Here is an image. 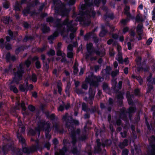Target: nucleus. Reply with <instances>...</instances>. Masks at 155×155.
<instances>
[{
	"label": "nucleus",
	"instance_id": "obj_1",
	"mask_svg": "<svg viewBox=\"0 0 155 155\" xmlns=\"http://www.w3.org/2000/svg\"><path fill=\"white\" fill-rule=\"evenodd\" d=\"M84 15L83 13L80 11L78 14L74 12L72 17L73 18H76L74 21L73 20L69 21V19L67 18L64 21L63 24H61L60 20H58L57 22V25L58 29L60 30L59 32L62 35L65 32H66L68 33V32L71 31V33L70 34V37L71 40L73 39L74 38L75 34L77 30L75 26L77 25L76 23L77 21L80 22V24H82L83 26H88L84 23V21L85 20V22L87 23V18Z\"/></svg>",
	"mask_w": 155,
	"mask_h": 155
},
{
	"label": "nucleus",
	"instance_id": "obj_2",
	"mask_svg": "<svg viewBox=\"0 0 155 155\" xmlns=\"http://www.w3.org/2000/svg\"><path fill=\"white\" fill-rule=\"evenodd\" d=\"M62 119L66 123L65 126L68 129L70 136L72 139L71 143L72 145L71 152L74 155H79L80 152L77 150L75 145L77 140V138H78V139L80 141H83L86 139L87 137L84 134L81 135L80 134V129H77L76 131H75L73 125L74 124L78 125L79 124L78 120L73 119L72 117L69 116L68 114L67 113L63 116Z\"/></svg>",
	"mask_w": 155,
	"mask_h": 155
},
{
	"label": "nucleus",
	"instance_id": "obj_3",
	"mask_svg": "<svg viewBox=\"0 0 155 155\" xmlns=\"http://www.w3.org/2000/svg\"><path fill=\"white\" fill-rule=\"evenodd\" d=\"M17 137L18 139L19 142L21 143L22 146V150L19 149H18L17 151V152L16 155H22V151L24 153L29 154L36 151L37 150H41L43 147L46 148L48 150H49L50 149V144L49 142H47L45 143L44 147H42L39 143L38 139L35 140L32 138H31V141H35L36 145H33L29 148H28L25 147V140L22 136L18 132L17 133Z\"/></svg>",
	"mask_w": 155,
	"mask_h": 155
},
{
	"label": "nucleus",
	"instance_id": "obj_4",
	"mask_svg": "<svg viewBox=\"0 0 155 155\" xmlns=\"http://www.w3.org/2000/svg\"><path fill=\"white\" fill-rule=\"evenodd\" d=\"M85 4H83L81 6V9L79 11L82 13L84 16L87 18V23L84 22L85 25H88L91 23L90 18L92 17L94 18L95 15V12L94 11L93 6L96 5L98 6V5L101 2L103 5H104L106 2V0H94V3H89V0H84ZM85 22V20L84 21Z\"/></svg>",
	"mask_w": 155,
	"mask_h": 155
},
{
	"label": "nucleus",
	"instance_id": "obj_5",
	"mask_svg": "<svg viewBox=\"0 0 155 155\" xmlns=\"http://www.w3.org/2000/svg\"><path fill=\"white\" fill-rule=\"evenodd\" d=\"M51 124L49 121L45 123V121L44 120H40L38 122V126L35 129V131L31 129L28 132V134L33 136L36 134V131H37L39 137L40 131L45 130L46 137L49 140L51 138V135L49 134L51 130Z\"/></svg>",
	"mask_w": 155,
	"mask_h": 155
},
{
	"label": "nucleus",
	"instance_id": "obj_6",
	"mask_svg": "<svg viewBox=\"0 0 155 155\" xmlns=\"http://www.w3.org/2000/svg\"><path fill=\"white\" fill-rule=\"evenodd\" d=\"M23 66L22 64H21L19 66H17L13 69L12 65L10 64L7 68L5 70V71L8 73H13L14 77L12 81L18 84L20 81L22 79L23 74L24 73Z\"/></svg>",
	"mask_w": 155,
	"mask_h": 155
},
{
	"label": "nucleus",
	"instance_id": "obj_7",
	"mask_svg": "<svg viewBox=\"0 0 155 155\" xmlns=\"http://www.w3.org/2000/svg\"><path fill=\"white\" fill-rule=\"evenodd\" d=\"M133 95H131L129 92L127 93V98L129 105H131L132 106L130 107L128 110V112H127L125 108L123 107L120 110L117 114V116L122 119L125 121L127 120V114H129V117L131 119L130 115L131 114H133L135 111L136 108L135 107L133 106V103L131 98Z\"/></svg>",
	"mask_w": 155,
	"mask_h": 155
},
{
	"label": "nucleus",
	"instance_id": "obj_8",
	"mask_svg": "<svg viewBox=\"0 0 155 155\" xmlns=\"http://www.w3.org/2000/svg\"><path fill=\"white\" fill-rule=\"evenodd\" d=\"M53 6L52 8H54L55 12L59 14L62 16H67L70 11V9H67L66 5L61 3L59 0H53Z\"/></svg>",
	"mask_w": 155,
	"mask_h": 155
},
{
	"label": "nucleus",
	"instance_id": "obj_9",
	"mask_svg": "<svg viewBox=\"0 0 155 155\" xmlns=\"http://www.w3.org/2000/svg\"><path fill=\"white\" fill-rule=\"evenodd\" d=\"M87 53L85 55V57L86 59H88L89 58V55L91 56L93 52H95L96 54L100 57L104 56L105 54L104 50L99 51V50H94L93 48V44L92 43H90L87 45Z\"/></svg>",
	"mask_w": 155,
	"mask_h": 155
},
{
	"label": "nucleus",
	"instance_id": "obj_10",
	"mask_svg": "<svg viewBox=\"0 0 155 155\" xmlns=\"http://www.w3.org/2000/svg\"><path fill=\"white\" fill-rule=\"evenodd\" d=\"M88 77L85 79L86 81L90 84L91 86H97L98 83L101 81V78L100 76L96 77L92 73H90Z\"/></svg>",
	"mask_w": 155,
	"mask_h": 155
},
{
	"label": "nucleus",
	"instance_id": "obj_11",
	"mask_svg": "<svg viewBox=\"0 0 155 155\" xmlns=\"http://www.w3.org/2000/svg\"><path fill=\"white\" fill-rule=\"evenodd\" d=\"M96 141L97 146L95 147V153H100L101 150V147L104 148L105 146H109L112 143L111 140H102V143L101 144L100 142V140L99 139H97Z\"/></svg>",
	"mask_w": 155,
	"mask_h": 155
},
{
	"label": "nucleus",
	"instance_id": "obj_12",
	"mask_svg": "<svg viewBox=\"0 0 155 155\" xmlns=\"http://www.w3.org/2000/svg\"><path fill=\"white\" fill-rule=\"evenodd\" d=\"M112 89L114 92L117 94V98L119 100L120 104H122V100L123 99V95L122 94L119 92H118V90H116V86L117 85V83L116 81V79H112Z\"/></svg>",
	"mask_w": 155,
	"mask_h": 155
},
{
	"label": "nucleus",
	"instance_id": "obj_13",
	"mask_svg": "<svg viewBox=\"0 0 155 155\" xmlns=\"http://www.w3.org/2000/svg\"><path fill=\"white\" fill-rule=\"evenodd\" d=\"M152 74H150L149 75L147 78V81L148 82L147 85L148 88L147 90V92L149 93L153 89V84L155 85V77H152Z\"/></svg>",
	"mask_w": 155,
	"mask_h": 155
},
{
	"label": "nucleus",
	"instance_id": "obj_14",
	"mask_svg": "<svg viewBox=\"0 0 155 155\" xmlns=\"http://www.w3.org/2000/svg\"><path fill=\"white\" fill-rule=\"evenodd\" d=\"M63 143L64 147L62 149L59 150V152H56L55 153V155H64L66 152L67 149V147L68 145L71 146V143L69 142L68 140L64 139L63 140Z\"/></svg>",
	"mask_w": 155,
	"mask_h": 155
},
{
	"label": "nucleus",
	"instance_id": "obj_15",
	"mask_svg": "<svg viewBox=\"0 0 155 155\" xmlns=\"http://www.w3.org/2000/svg\"><path fill=\"white\" fill-rule=\"evenodd\" d=\"M39 2V0H35L34 1L31 2L30 4L27 5L26 8L23 11V13L25 15H27L28 14L30 10L31 7H34L37 5Z\"/></svg>",
	"mask_w": 155,
	"mask_h": 155
},
{
	"label": "nucleus",
	"instance_id": "obj_16",
	"mask_svg": "<svg viewBox=\"0 0 155 155\" xmlns=\"http://www.w3.org/2000/svg\"><path fill=\"white\" fill-rule=\"evenodd\" d=\"M21 107L22 110L25 111L26 110V107L25 106V104L24 102H22L20 104L19 102H17L16 103L15 106L14 108H12L11 109V111L12 112H15V110H19L20 107Z\"/></svg>",
	"mask_w": 155,
	"mask_h": 155
},
{
	"label": "nucleus",
	"instance_id": "obj_17",
	"mask_svg": "<svg viewBox=\"0 0 155 155\" xmlns=\"http://www.w3.org/2000/svg\"><path fill=\"white\" fill-rule=\"evenodd\" d=\"M95 94V91L92 90V88L90 87L89 89V97L88 100L89 103L90 104H92L93 103V101L94 99V97Z\"/></svg>",
	"mask_w": 155,
	"mask_h": 155
},
{
	"label": "nucleus",
	"instance_id": "obj_18",
	"mask_svg": "<svg viewBox=\"0 0 155 155\" xmlns=\"http://www.w3.org/2000/svg\"><path fill=\"white\" fill-rule=\"evenodd\" d=\"M28 79L26 78L25 81V84H20L19 85V89L21 91L27 92L28 91Z\"/></svg>",
	"mask_w": 155,
	"mask_h": 155
},
{
	"label": "nucleus",
	"instance_id": "obj_19",
	"mask_svg": "<svg viewBox=\"0 0 155 155\" xmlns=\"http://www.w3.org/2000/svg\"><path fill=\"white\" fill-rule=\"evenodd\" d=\"M26 0H21V4L18 2H16L14 5V10L16 11H20L21 7V5L26 3Z\"/></svg>",
	"mask_w": 155,
	"mask_h": 155
},
{
	"label": "nucleus",
	"instance_id": "obj_20",
	"mask_svg": "<svg viewBox=\"0 0 155 155\" xmlns=\"http://www.w3.org/2000/svg\"><path fill=\"white\" fill-rule=\"evenodd\" d=\"M80 82L78 81H75L74 84L75 87L74 88V91L78 95L82 94L84 93L82 90L81 89L78 88V86H79Z\"/></svg>",
	"mask_w": 155,
	"mask_h": 155
},
{
	"label": "nucleus",
	"instance_id": "obj_21",
	"mask_svg": "<svg viewBox=\"0 0 155 155\" xmlns=\"http://www.w3.org/2000/svg\"><path fill=\"white\" fill-rule=\"evenodd\" d=\"M58 20H60V21H61L60 24H63V23H62L61 22V19H57L55 21H54L53 18L51 17H49L47 18H46V21L48 22H49L50 23L54 22V24L55 25V27L57 28V30L56 31H59L60 30L58 29V28L57 27V21Z\"/></svg>",
	"mask_w": 155,
	"mask_h": 155
},
{
	"label": "nucleus",
	"instance_id": "obj_22",
	"mask_svg": "<svg viewBox=\"0 0 155 155\" xmlns=\"http://www.w3.org/2000/svg\"><path fill=\"white\" fill-rule=\"evenodd\" d=\"M130 9V7L129 6H126L124 8V13L127 16V17L132 19H133L134 18V17L131 15L129 12Z\"/></svg>",
	"mask_w": 155,
	"mask_h": 155
},
{
	"label": "nucleus",
	"instance_id": "obj_23",
	"mask_svg": "<svg viewBox=\"0 0 155 155\" xmlns=\"http://www.w3.org/2000/svg\"><path fill=\"white\" fill-rule=\"evenodd\" d=\"M12 147V144L11 143L10 144L8 143L6 145H3L2 149V151L4 154H5L6 152L8 150L11 149Z\"/></svg>",
	"mask_w": 155,
	"mask_h": 155
},
{
	"label": "nucleus",
	"instance_id": "obj_24",
	"mask_svg": "<svg viewBox=\"0 0 155 155\" xmlns=\"http://www.w3.org/2000/svg\"><path fill=\"white\" fill-rule=\"evenodd\" d=\"M141 58L140 57H138L135 59V61L137 64V70L139 71L143 70L142 67L141 66Z\"/></svg>",
	"mask_w": 155,
	"mask_h": 155
},
{
	"label": "nucleus",
	"instance_id": "obj_25",
	"mask_svg": "<svg viewBox=\"0 0 155 155\" xmlns=\"http://www.w3.org/2000/svg\"><path fill=\"white\" fill-rule=\"evenodd\" d=\"M58 32H59L58 31H56L53 33V35H51L48 37V40H51L49 41V43L50 44H52L53 43V41L51 40H53L55 37L58 36Z\"/></svg>",
	"mask_w": 155,
	"mask_h": 155
},
{
	"label": "nucleus",
	"instance_id": "obj_26",
	"mask_svg": "<svg viewBox=\"0 0 155 155\" xmlns=\"http://www.w3.org/2000/svg\"><path fill=\"white\" fill-rule=\"evenodd\" d=\"M116 59L117 60L119 63L122 64L123 62V60L122 59V54L121 52H119L116 58Z\"/></svg>",
	"mask_w": 155,
	"mask_h": 155
},
{
	"label": "nucleus",
	"instance_id": "obj_27",
	"mask_svg": "<svg viewBox=\"0 0 155 155\" xmlns=\"http://www.w3.org/2000/svg\"><path fill=\"white\" fill-rule=\"evenodd\" d=\"M143 25L142 24H139L137 26V32L139 36H141L143 33Z\"/></svg>",
	"mask_w": 155,
	"mask_h": 155
},
{
	"label": "nucleus",
	"instance_id": "obj_28",
	"mask_svg": "<svg viewBox=\"0 0 155 155\" xmlns=\"http://www.w3.org/2000/svg\"><path fill=\"white\" fill-rule=\"evenodd\" d=\"M105 26L102 25L101 26L102 30L99 34V35L100 37H103L106 34L107 32V31L105 29Z\"/></svg>",
	"mask_w": 155,
	"mask_h": 155
},
{
	"label": "nucleus",
	"instance_id": "obj_29",
	"mask_svg": "<svg viewBox=\"0 0 155 155\" xmlns=\"http://www.w3.org/2000/svg\"><path fill=\"white\" fill-rule=\"evenodd\" d=\"M38 58L37 56H35L34 57L32 60L33 61H37L35 62L36 67L37 68H40L41 67V64L40 62L38 60Z\"/></svg>",
	"mask_w": 155,
	"mask_h": 155
},
{
	"label": "nucleus",
	"instance_id": "obj_30",
	"mask_svg": "<svg viewBox=\"0 0 155 155\" xmlns=\"http://www.w3.org/2000/svg\"><path fill=\"white\" fill-rule=\"evenodd\" d=\"M128 141L127 139H125L122 143H120L119 144V147L121 149H122L125 147L127 146L128 145Z\"/></svg>",
	"mask_w": 155,
	"mask_h": 155
},
{
	"label": "nucleus",
	"instance_id": "obj_31",
	"mask_svg": "<svg viewBox=\"0 0 155 155\" xmlns=\"http://www.w3.org/2000/svg\"><path fill=\"white\" fill-rule=\"evenodd\" d=\"M1 20L5 24H8L9 22L11 21L12 20L9 17H3L1 19Z\"/></svg>",
	"mask_w": 155,
	"mask_h": 155
},
{
	"label": "nucleus",
	"instance_id": "obj_32",
	"mask_svg": "<svg viewBox=\"0 0 155 155\" xmlns=\"http://www.w3.org/2000/svg\"><path fill=\"white\" fill-rule=\"evenodd\" d=\"M132 77L134 79H136L138 81L140 85H141L143 83V80L141 78L140 76H136L135 75L133 74L132 75Z\"/></svg>",
	"mask_w": 155,
	"mask_h": 155
},
{
	"label": "nucleus",
	"instance_id": "obj_33",
	"mask_svg": "<svg viewBox=\"0 0 155 155\" xmlns=\"http://www.w3.org/2000/svg\"><path fill=\"white\" fill-rule=\"evenodd\" d=\"M8 34L10 36L12 39H13L14 37H15L18 35V33L15 32L14 33L11 30H9L8 31Z\"/></svg>",
	"mask_w": 155,
	"mask_h": 155
},
{
	"label": "nucleus",
	"instance_id": "obj_34",
	"mask_svg": "<svg viewBox=\"0 0 155 155\" xmlns=\"http://www.w3.org/2000/svg\"><path fill=\"white\" fill-rule=\"evenodd\" d=\"M103 88L104 91L106 92L107 93L110 91L108 84L107 83H104L103 85Z\"/></svg>",
	"mask_w": 155,
	"mask_h": 155
},
{
	"label": "nucleus",
	"instance_id": "obj_35",
	"mask_svg": "<svg viewBox=\"0 0 155 155\" xmlns=\"http://www.w3.org/2000/svg\"><path fill=\"white\" fill-rule=\"evenodd\" d=\"M42 30L43 33H45L48 32L50 31V28L46 25H43V27L42 28Z\"/></svg>",
	"mask_w": 155,
	"mask_h": 155
},
{
	"label": "nucleus",
	"instance_id": "obj_36",
	"mask_svg": "<svg viewBox=\"0 0 155 155\" xmlns=\"http://www.w3.org/2000/svg\"><path fill=\"white\" fill-rule=\"evenodd\" d=\"M78 63L76 61L74 64L73 67L74 68V74H76L78 72Z\"/></svg>",
	"mask_w": 155,
	"mask_h": 155
},
{
	"label": "nucleus",
	"instance_id": "obj_37",
	"mask_svg": "<svg viewBox=\"0 0 155 155\" xmlns=\"http://www.w3.org/2000/svg\"><path fill=\"white\" fill-rule=\"evenodd\" d=\"M53 127L55 128L56 131L59 132L60 133H62L63 132V130H59V125L58 124L56 123L55 124H53Z\"/></svg>",
	"mask_w": 155,
	"mask_h": 155
},
{
	"label": "nucleus",
	"instance_id": "obj_38",
	"mask_svg": "<svg viewBox=\"0 0 155 155\" xmlns=\"http://www.w3.org/2000/svg\"><path fill=\"white\" fill-rule=\"evenodd\" d=\"M93 32H91L87 33L84 37V40L85 41H87L90 38Z\"/></svg>",
	"mask_w": 155,
	"mask_h": 155
},
{
	"label": "nucleus",
	"instance_id": "obj_39",
	"mask_svg": "<svg viewBox=\"0 0 155 155\" xmlns=\"http://www.w3.org/2000/svg\"><path fill=\"white\" fill-rule=\"evenodd\" d=\"M111 70V68L110 67L107 66L105 69L103 70L102 72H103L104 71H105L106 74L109 75L110 74Z\"/></svg>",
	"mask_w": 155,
	"mask_h": 155
},
{
	"label": "nucleus",
	"instance_id": "obj_40",
	"mask_svg": "<svg viewBox=\"0 0 155 155\" xmlns=\"http://www.w3.org/2000/svg\"><path fill=\"white\" fill-rule=\"evenodd\" d=\"M29 78L34 82H36L37 81V77L35 74H33L31 76L29 77Z\"/></svg>",
	"mask_w": 155,
	"mask_h": 155
},
{
	"label": "nucleus",
	"instance_id": "obj_41",
	"mask_svg": "<svg viewBox=\"0 0 155 155\" xmlns=\"http://www.w3.org/2000/svg\"><path fill=\"white\" fill-rule=\"evenodd\" d=\"M57 54L58 56H60L61 57H65L66 56L65 54L61 51L60 49L58 50Z\"/></svg>",
	"mask_w": 155,
	"mask_h": 155
},
{
	"label": "nucleus",
	"instance_id": "obj_42",
	"mask_svg": "<svg viewBox=\"0 0 155 155\" xmlns=\"http://www.w3.org/2000/svg\"><path fill=\"white\" fill-rule=\"evenodd\" d=\"M74 53L72 51H68L67 57L70 58H72L73 57Z\"/></svg>",
	"mask_w": 155,
	"mask_h": 155
},
{
	"label": "nucleus",
	"instance_id": "obj_43",
	"mask_svg": "<svg viewBox=\"0 0 155 155\" xmlns=\"http://www.w3.org/2000/svg\"><path fill=\"white\" fill-rule=\"evenodd\" d=\"M10 89L15 93H17L18 92L17 88L15 86H11L10 87Z\"/></svg>",
	"mask_w": 155,
	"mask_h": 155
},
{
	"label": "nucleus",
	"instance_id": "obj_44",
	"mask_svg": "<svg viewBox=\"0 0 155 155\" xmlns=\"http://www.w3.org/2000/svg\"><path fill=\"white\" fill-rule=\"evenodd\" d=\"M10 89L15 93H17L18 92L17 88L15 86H11L10 87Z\"/></svg>",
	"mask_w": 155,
	"mask_h": 155
},
{
	"label": "nucleus",
	"instance_id": "obj_45",
	"mask_svg": "<svg viewBox=\"0 0 155 155\" xmlns=\"http://www.w3.org/2000/svg\"><path fill=\"white\" fill-rule=\"evenodd\" d=\"M136 21L137 22H139L140 21H143L142 18L140 17L139 15H137L135 18Z\"/></svg>",
	"mask_w": 155,
	"mask_h": 155
},
{
	"label": "nucleus",
	"instance_id": "obj_46",
	"mask_svg": "<svg viewBox=\"0 0 155 155\" xmlns=\"http://www.w3.org/2000/svg\"><path fill=\"white\" fill-rule=\"evenodd\" d=\"M119 70L118 69L116 70L113 71L111 74V76L114 77L116 76L117 74H118Z\"/></svg>",
	"mask_w": 155,
	"mask_h": 155
},
{
	"label": "nucleus",
	"instance_id": "obj_47",
	"mask_svg": "<svg viewBox=\"0 0 155 155\" xmlns=\"http://www.w3.org/2000/svg\"><path fill=\"white\" fill-rule=\"evenodd\" d=\"M85 82H84L82 84L81 87L82 88L86 90L88 88L87 84H88V83L87 82L85 81Z\"/></svg>",
	"mask_w": 155,
	"mask_h": 155
},
{
	"label": "nucleus",
	"instance_id": "obj_48",
	"mask_svg": "<svg viewBox=\"0 0 155 155\" xmlns=\"http://www.w3.org/2000/svg\"><path fill=\"white\" fill-rule=\"evenodd\" d=\"M9 5V3L8 2H6L3 3V6L4 8L7 9L8 8Z\"/></svg>",
	"mask_w": 155,
	"mask_h": 155
},
{
	"label": "nucleus",
	"instance_id": "obj_49",
	"mask_svg": "<svg viewBox=\"0 0 155 155\" xmlns=\"http://www.w3.org/2000/svg\"><path fill=\"white\" fill-rule=\"evenodd\" d=\"M129 18H126L125 19H123L121 21V23L123 24V25H125L126 24L127 22L129 20Z\"/></svg>",
	"mask_w": 155,
	"mask_h": 155
},
{
	"label": "nucleus",
	"instance_id": "obj_50",
	"mask_svg": "<svg viewBox=\"0 0 155 155\" xmlns=\"http://www.w3.org/2000/svg\"><path fill=\"white\" fill-rule=\"evenodd\" d=\"M47 117L48 119H50L51 120H53L55 118V115L54 114H52L50 115H47Z\"/></svg>",
	"mask_w": 155,
	"mask_h": 155
},
{
	"label": "nucleus",
	"instance_id": "obj_51",
	"mask_svg": "<svg viewBox=\"0 0 155 155\" xmlns=\"http://www.w3.org/2000/svg\"><path fill=\"white\" fill-rule=\"evenodd\" d=\"M33 39V37L31 36H29V37L26 36L23 39V41L24 42H26L28 40H32Z\"/></svg>",
	"mask_w": 155,
	"mask_h": 155
},
{
	"label": "nucleus",
	"instance_id": "obj_52",
	"mask_svg": "<svg viewBox=\"0 0 155 155\" xmlns=\"http://www.w3.org/2000/svg\"><path fill=\"white\" fill-rule=\"evenodd\" d=\"M47 54L49 55H54L55 54V52L54 50H50Z\"/></svg>",
	"mask_w": 155,
	"mask_h": 155
},
{
	"label": "nucleus",
	"instance_id": "obj_53",
	"mask_svg": "<svg viewBox=\"0 0 155 155\" xmlns=\"http://www.w3.org/2000/svg\"><path fill=\"white\" fill-rule=\"evenodd\" d=\"M70 87L69 86H66V88L65 90V92L66 93V94L68 95V96H69L70 95V93L69 92V89H70Z\"/></svg>",
	"mask_w": 155,
	"mask_h": 155
},
{
	"label": "nucleus",
	"instance_id": "obj_54",
	"mask_svg": "<svg viewBox=\"0 0 155 155\" xmlns=\"http://www.w3.org/2000/svg\"><path fill=\"white\" fill-rule=\"evenodd\" d=\"M106 25L110 27V32L109 33L110 34L111 32H113L115 30V28L114 26H110V25L107 24Z\"/></svg>",
	"mask_w": 155,
	"mask_h": 155
},
{
	"label": "nucleus",
	"instance_id": "obj_55",
	"mask_svg": "<svg viewBox=\"0 0 155 155\" xmlns=\"http://www.w3.org/2000/svg\"><path fill=\"white\" fill-rule=\"evenodd\" d=\"M73 49V46L72 45L70 44L68 45L67 48L68 51H72Z\"/></svg>",
	"mask_w": 155,
	"mask_h": 155
},
{
	"label": "nucleus",
	"instance_id": "obj_56",
	"mask_svg": "<svg viewBox=\"0 0 155 155\" xmlns=\"http://www.w3.org/2000/svg\"><path fill=\"white\" fill-rule=\"evenodd\" d=\"M128 151L127 149H125L123 150L122 151V155H128Z\"/></svg>",
	"mask_w": 155,
	"mask_h": 155
},
{
	"label": "nucleus",
	"instance_id": "obj_57",
	"mask_svg": "<svg viewBox=\"0 0 155 155\" xmlns=\"http://www.w3.org/2000/svg\"><path fill=\"white\" fill-rule=\"evenodd\" d=\"M20 130V132L22 133H25V128L24 126H22L21 127H19V131Z\"/></svg>",
	"mask_w": 155,
	"mask_h": 155
},
{
	"label": "nucleus",
	"instance_id": "obj_58",
	"mask_svg": "<svg viewBox=\"0 0 155 155\" xmlns=\"http://www.w3.org/2000/svg\"><path fill=\"white\" fill-rule=\"evenodd\" d=\"M152 62H153V64L151 66V70L152 71L154 72H155V61L154 60H153Z\"/></svg>",
	"mask_w": 155,
	"mask_h": 155
},
{
	"label": "nucleus",
	"instance_id": "obj_59",
	"mask_svg": "<svg viewBox=\"0 0 155 155\" xmlns=\"http://www.w3.org/2000/svg\"><path fill=\"white\" fill-rule=\"evenodd\" d=\"M64 104L60 105L59 107L58 108V111H62L64 110Z\"/></svg>",
	"mask_w": 155,
	"mask_h": 155
},
{
	"label": "nucleus",
	"instance_id": "obj_60",
	"mask_svg": "<svg viewBox=\"0 0 155 155\" xmlns=\"http://www.w3.org/2000/svg\"><path fill=\"white\" fill-rule=\"evenodd\" d=\"M134 94L136 95L140 96V90L138 89H136L134 90Z\"/></svg>",
	"mask_w": 155,
	"mask_h": 155
},
{
	"label": "nucleus",
	"instance_id": "obj_61",
	"mask_svg": "<svg viewBox=\"0 0 155 155\" xmlns=\"http://www.w3.org/2000/svg\"><path fill=\"white\" fill-rule=\"evenodd\" d=\"M25 63L26 67L28 68L31 64V62L28 59L25 61Z\"/></svg>",
	"mask_w": 155,
	"mask_h": 155
},
{
	"label": "nucleus",
	"instance_id": "obj_62",
	"mask_svg": "<svg viewBox=\"0 0 155 155\" xmlns=\"http://www.w3.org/2000/svg\"><path fill=\"white\" fill-rule=\"evenodd\" d=\"M28 109L31 111H33L35 110V107L32 105H30L28 107Z\"/></svg>",
	"mask_w": 155,
	"mask_h": 155
},
{
	"label": "nucleus",
	"instance_id": "obj_63",
	"mask_svg": "<svg viewBox=\"0 0 155 155\" xmlns=\"http://www.w3.org/2000/svg\"><path fill=\"white\" fill-rule=\"evenodd\" d=\"M95 130L96 132V135L97 136H98L101 132V130H100V129H97L95 128Z\"/></svg>",
	"mask_w": 155,
	"mask_h": 155
},
{
	"label": "nucleus",
	"instance_id": "obj_64",
	"mask_svg": "<svg viewBox=\"0 0 155 155\" xmlns=\"http://www.w3.org/2000/svg\"><path fill=\"white\" fill-rule=\"evenodd\" d=\"M152 41V38H150L147 41L146 44L147 45H149L151 43Z\"/></svg>",
	"mask_w": 155,
	"mask_h": 155
}]
</instances>
